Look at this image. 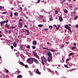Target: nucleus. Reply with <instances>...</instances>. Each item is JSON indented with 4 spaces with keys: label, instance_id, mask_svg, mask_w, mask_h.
<instances>
[{
    "label": "nucleus",
    "instance_id": "f257e3e1",
    "mask_svg": "<svg viewBox=\"0 0 78 78\" xmlns=\"http://www.w3.org/2000/svg\"><path fill=\"white\" fill-rule=\"evenodd\" d=\"M27 62H30V64H31L32 63H33V59L31 58H29L27 60Z\"/></svg>",
    "mask_w": 78,
    "mask_h": 78
},
{
    "label": "nucleus",
    "instance_id": "f03ea898",
    "mask_svg": "<svg viewBox=\"0 0 78 78\" xmlns=\"http://www.w3.org/2000/svg\"><path fill=\"white\" fill-rule=\"evenodd\" d=\"M65 28L66 29H68V30H69V32H72L71 28L70 27H68V25H66L65 26Z\"/></svg>",
    "mask_w": 78,
    "mask_h": 78
},
{
    "label": "nucleus",
    "instance_id": "7ed1b4c3",
    "mask_svg": "<svg viewBox=\"0 0 78 78\" xmlns=\"http://www.w3.org/2000/svg\"><path fill=\"white\" fill-rule=\"evenodd\" d=\"M41 59L44 62H45L47 61V59H46L44 56H42L41 57Z\"/></svg>",
    "mask_w": 78,
    "mask_h": 78
},
{
    "label": "nucleus",
    "instance_id": "20e7f679",
    "mask_svg": "<svg viewBox=\"0 0 78 78\" xmlns=\"http://www.w3.org/2000/svg\"><path fill=\"white\" fill-rule=\"evenodd\" d=\"M33 53L34 54V55L36 57V58H38V59H39V57L38 56V55H36L35 53L34 52H33Z\"/></svg>",
    "mask_w": 78,
    "mask_h": 78
},
{
    "label": "nucleus",
    "instance_id": "39448f33",
    "mask_svg": "<svg viewBox=\"0 0 78 78\" xmlns=\"http://www.w3.org/2000/svg\"><path fill=\"white\" fill-rule=\"evenodd\" d=\"M51 59H52V56L48 57V62L51 61Z\"/></svg>",
    "mask_w": 78,
    "mask_h": 78
},
{
    "label": "nucleus",
    "instance_id": "423d86ee",
    "mask_svg": "<svg viewBox=\"0 0 78 78\" xmlns=\"http://www.w3.org/2000/svg\"><path fill=\"white\" fill-rule=\"evenodd\" d=\"M33 59L34 61V62H36L37 64H38V63H39V62L36 59L34 58Z\"/></svg>",
    "mask_w": 78,
    "mask_h": 78
},
{
    "label": "nucleus",
    "instance_id": "0eeeda50",
    "mask_svg": "<svg viewBox=\"0 0 78 78\" xmlns=\"http://www.w3.org/2000/svg\"><path fill=\"white\" fill-rule=\"evenodd\" d=\"M36 72L37 73V74H38V75H41V73L39 72V69H37Z\"/></svg>",
    "mask_w": 78,
    "mask_h": 78
},
{
    "label": "nucleus",
    "instance_id": "6e6552de",
    "mask_svg": "<svg viewBox=\"0 0 78 78\" xmlns=\"http://www.w3.org/2000/svg\"><path fill=\"white\" fill-rule=\"evenodd\" d=\"M48 55L49 56V57H51V56H52L51 55V52H49L48 53Z\"/></svg>",
    "mask_w": 78,
    "mask_h": 78
},
{
    "label": "nucleus",
    "instance_id": "1a4fd4ad",
    "mask_svg": "<svg viewBox=\"0 0 78 78\" xmlns=\"http://www.w3.org/2000/svg\"><path fill=\"white\" fill-rule=\"evenodd\" d=\"M19 25H20V27H22V22H21L19 21Z\"/></svg>",
    "mask_w": 78,
    "mask_h": 78
},
{
    "label": "nucleus",
    "instance_id": "9d476101",
    "mask_svg": "<svg viewBox=\"0 0 78 78\" xmlns=\"http://www.w3.org/2000/svg\"><path fill=\"white\" fill-rule=\"evenodd\" d=\"M20 64L23 66H25V64H24V63H23V62H20Z\"/></svg>",
    "mask_w": 78,
    "mask_h": 78
},
{
    "label": "nucleus",
    "instance_id": "9b49d317",
    "mask_svg": "<svg viewBox=\"0 0 78 78\" xmlns=\"http://www.w3.org/2000/svg\"><path fill=\"white\" fill-rule=\"evenodd\" d=\"M13 46H14V47H16V42H14L13 43Z\"/></svg>",
    "mask_w": 78,
    "mask_h": 78
},
{
    "label": "nucleus",
    "instance_id": "f8f14e48",
    "mask_svg": "<svg viewBox=\"0 0 78 78\" xmlns=\"http://www.w3.org/2000/svg\"><path fill=\"white\" fill-rule=\"evenodd\" d=\"M17 78H22V76L20 75L17 76Z\"/></svg>",
    "mask_w": 78,
    "mask_h": 78
},
{
    "label": "nucleus",
    "instance_id": "ddd939ff",
    "mask_svg": "<svg viewBox=\"0 0 78 78\" xmlns=\"http://www.w3.org/2000/svg\"><path fill=\"white\" fill-rule=\"evenodd\" d=\"M37 44V42L36 41L33 42V45H36Z\"/></svg>",
    "mask_w": 78,
    "mask_h": 78
},
{
    "label": "nucleus",
    "instance_id": "4468645a",
    "mask_svg": "<svg viewBox=\"0 0 78 78\" xmlns=\"http://www.w3.org/2000/svg\"><path fill=\"white\" fill-rule=\"evenodd\" d=\"M20 56L21 58H22L23 59H24V58H25V57L24 56H23V54H21Z\"/></svg>",
    "mask_w": 78,
    "mask_h": 78
},
{
    "label": "nucleus",
    "instance_id": "2eb2a0df",
    "mask_svg": "<svg viewBox=\"0 0 78 78\" xmlns=\"http://www.w3.org/2000/svg\"><path fill=\"white\" fill-rule=\"evenodd\" d=\"M62 18L61 17H59V20H60V22H62Z\"/></svg>",
    "mask_w": 78,
    "mask_h": 78
},
{
    "label": "nucleus",
    "instance_id": "dca6fc26",
    "mask_svg": "<svg viewBox=\"0 0 78 78\" xmlns=\"http://www.w3.org/2000/svg\"><path fill=\"white\" fill-rule=\"evenodd\" d=\"M4 23H8V20H7L3 21Z\"/></svg>",
    "mask_w": 78,
    "mask_h": 78
},
{
    "label": "nucleus",
    "instance_id": "f3484780",
    "mask_svg": "<svg viewBox=\"0 0 78 78\" xmlns=\"http://www.w3.org/2000/svg\"><path fill=\"white\" fill-rule=\"evenodd\" d=\"M4 22L3 21H1L0 22V25H1V27H2V26L3 25V23Z\"/></svg>",
    "mask_w": 78,
    "mask_h": 78
},
{
    "label": "nucleus",
    "instance_id": "a211bd4d",
    "mask_svg": "<svg viewBox=\"0 0 78 78\" xmlns=\"http://www.w3.org/2000/svg\"><path fill=\"white\" fill-rule=\"evenodd\" d=\"M73 55V53L72 52L69 54V56H72V55Z\"/></svg>",
    "mask_w": 78,
    "mask_h": 78
},
{
    "label": "nucleus",
    "instance_id": "6ab92c4d",
    "mask_svg": "<svg viewBox=\"0 0 78 78\" xmlns=\"http://www.w3.org/2000/svg\"><path fill=\"white\" fill-rule=\"evenodd\" d=\"M14 16H18V14H17V12H15L14 13Z\"/></svg>",
    "mask_w": 78,
    "mask_h": 78
},
{
    "label": "nucleus",
    "instance_id": "aec40b11",
    "mask_svg": "<svg viewBox=\"0 0 78 78\" xmlns=\"http://www.w3.org/2000/svg\"><path fill=\"white\" fill-rule=\"evenodd\" d=\"M64 11L65 13H67V10H64Z\"/></svg>",
    "mask_w": 78,
    "mask_h": 78
},
{
    "label": "nucleus",
    "instance_id": "412c9836",
    "mask_svg": "<svg viewBox=\"0 0 78 78\" xmlns=\"http://www.w3.org/2000/svg\"><path fill=\"white\" fill-rule=\"evenodd\" d=\"M76 48V47L74 46L72 48V50H74V49H75Z\"/></svg>",
    "mask_w": 78,
    "mask_h": 78
},
{
    "label": "nucleus",
    "instance_id": "4be33fe9",
    "mask_svg": "<svg viewBox=\"0 0 78 78\" xmlns=\"http://www.w3.org/2000/svg\"><path fill=\"white\" fill-rule=\"evenodd\" d=\"M9 16L10 17H12V12H11V14Z\"/></svg>",
    "mask_w": 78,
    "mask_h": 78
},
{
    "label": "nucleus",
    "instance_id": "5701e85b",
    "mask_svg": "<svg viewBox=\"0 0 78 78\" xmlns=\"http://www.w3.org/2000/svg\"><path fill=\"white\" fill-rule=\"evenodd\" d=\"M38 27H42V24H39L38 25Z\"/></svg>",
    "mask_w": 78,
    "mask_h": 78
},
{
    "label": "nucleus",
    "instance_id": "b1692460",
    "mask_svg": "<svg viewBox=\"0 0 78 78\" xmlns=\"http://www.w3.org/2000/svg\"><path fill=\"white\" fill-rule=\"evenodd\" d=\"M77 9H78V7H76V8H75L74 9V10H75V11L77 10Z\"/></svg>",
    "mask_w": 78,
    "mask_h": 78
},
{
    "label": "nucleus",
    "instance_id": "393cba45",
    "mask_svg": "<svg viewBox=\"0 0 78 78\" xmlns=\"http://www.w3.org/2000/svg\"><path fill=\"white\" fill-rule=\"evenodd\" d=\"M44 30L45 31H48V29L46 28L44 29Z\"/></svg>",
    "mask_w": 78,
    "mask_h": 78
},
{
    "label": "nucleus",
    "instance_id": "a878e982",
    "mask_svg": "<svg viewBox=\"0 0 78 78\" xmlns=\"http://www.w3.org/2000/svg\"><path fill=\"white\" fill-rule=\"evenodd\" d=\"M26 47L27 48H30V45H28Z\"/></svg>",
    "mask_w": 78,
    "mask_h": 78
},
{
    "label": "nucleus",
    "instance_id": "bb28decb",
    "mask_svg": "<svg viewBox=\"0 0 78 78\" xmlns=\"http://www.w3.org/2000/svg\"><path fill=\"white\" fill-rule=\"evenodd\" d=\"M66 2V0H63L62 2V3H63L64 2Z\"/></svg>",
    "mask_w": 78,
    "mask_h": 78
},
{
    "label": "nucleus",
    "instance_id": "cd10ccee",
    "mask_svg": "<svg viewBox=\"0 0 78 78\" xmlns=\"http://www.w3.org/2000/svg\"><path fill=\"white\" fill-rule=\"evenodd\" d=\"M3 14H6V13H7V12H2Z\"/></svg>",
    "mask_w": 78,
    "mask_h": 78
},
{
    "label": "nucleus",
    "instance_id": "c85d7f7f",
    "mask_svg": "<svg viewBox=\"0 0 78 78\" xmlns=\"http://www.w3.org/2000/svg\"><path fill=\"white\" fill-rule=\"evenodd\" d=\"M50 51H52V52H55V50H50Z\"/></svg>",
    "mask_w": 78,
    "mask_h": 78
},
{
    "label": "nucleus",
    "instance_id": "c756f323",
    "mask_svg": "<svg viewBox=\"0 0 78 78\" xmlns=\"http://www.w3.org/2000/svg\"><path fill=\"white\" fill-rule=\"evenodd\" d=\"M77 17H78V16H76L75 18H74V19L75 20H76L77 19Z\"/></svg>",
    "mask_w": 78,
    "mask_h": 78
},
{
    "label": "nucleus",
    "instance_id": "7c9ffc66",
    "mask_svg": "<svg viewBox=\"0 0 78 78\" xmlns=\"http://www.w3.org/2000/svg\"><path fill=\"white\" fill-rule=\"evenodd\" d=\"M26 35H27V36H28V35H29V32H27V33L26 34Z\"/></svg>",
    "mask_w": 78,
    "mask_h": 78
},
{
    "label": "nucleus",
    "instance_id": "2f4dec72",
    "mask_svg": "<svg viewBox=\"0 0 78 78\" xmlns=\"http://www.w3.org/2000/svg\"><path fill=\"white\" fill-rule=\"evenodd\" d=\"M20 48H23V46L22 45L20 46Z\"/></svg>",
    "mask_w": 78,
    "mask_h": 78
},
{
    "label": "nucleus",
    "instance_id": "473e14b6",
    "mask_svg": "<svg viewBox=\"0 0 78 78\" xmlns=\"http://www.w3.org/2000/svg\"><path fill=\"white\" fill-rule=\"evenodd\" d=\"M25 67L26 68L28 67V65H26L25 66Z\"/></svg>",
    "mask_w": 78,
    "mask_h": 78
},
{
    "label": "nucleus",
    "instance_id": "72a5a7b5",
    "mask_svg": "<svg viewBox=\"0 0 78 78\" xmlns=\"http://www.w3.org/2000/svg\"><path fill=\"white\" fill-rule=\"evenodd\" d=\"M69 59H69V58L67 59L66 60V62H67V61H69Z\"/></svg>",
    "mask_w": 78,
    "mask_h": 78
},
{
    "label": "nucleus",
    "instance_id": "f704fd0d",
    "mask_svg": "<svg viewBox=\"0 0 78 78\" xmlns=\"http://www.w3.org/2000/svg\"><path fill=\"white\" fill-rule=\"evenodd\" d=\"M25 31L26 32H29V30H25Z\"/></svg>",
    "mask_w": 78,
    "mask_h": 78
},
{
    "label": "nucleus",
    "instance_id": "c9c22d12",
    "mask_svg": "<svg viewBox=\"0 0 78 78\" xmlns=\"http://www.w3.org/2000/svg\"><path fill=\"white\" fill-rule=\"evenodd\" d=\"M55 14H58V11L56 10L55 11Z\"/></svg>",
    "mask_w": 78,
    "mask_h": 78
},
{
    "label": "nucleus",
    "instance_id": "e433bc0d",
    "mask_svg": "<svg viewBox=\"0 0 78 78\" xmlns=\"http://www.w3.org/2000/svg\"><path fill=\"white\" fill-rule=\"evenodd\" d=\"M53 26L54 27H57V26H56V25H54Z\"/></svg>",
    "mask_w": 78,
    "mask_h": 78
},
{
    "label": "nucleus",
    "instance_id": "4c0bfd02",
    "mask_svg": "<svg viewBox=\"0 0 78 78\" xmlns=\"http://www.w3.org/2000/svg\"><path fill=\"white\" fill-rule=\"evenodd\" d=\"M42 63L43 64V65H44V62L43 61H42Z\"/></svg>",
    "mask_w": 78,
    "mask_h": 78
},
{
    "label": "nucleus",
    "instance_id": "58836bf2",
    "mask_svg": "<svg viewBox=\"0 0 78 78\" xmlns=\"http://www.w3.org/2000/svg\"><path fill=\"white\" fill-rule=\"evenodd\" d=\"M11 48L12 49V48H14V47H13V46H11Z\"/></svg>",
    "mask_w": 78,
    "mask_h": 78
},
{
    "label": "nucleus",
    "instance_id": "ea45409f",
    "mask_svg": "<svg viewBox=\"0 0 78 78\" xmlns=\"http://www.w3.org/2000/svg\"><path fill=\"white\" fill-rule=\"evenodd\" d=\"M5 72L6 73H8V70H6L5 71Z\"/></svg>",
    "mask_w": 78,
    "mask_h": 78
},
{
    "label": "nucleus",
    "instance_id": "a19ab883",
    "mask_svg": "<svg viewBox=\"0 0 78 78\" xmlns=\"http://www.w3.org/2000/svg\"><path fill=\"white\" fill-rule=\"evenodd\" d=\"M19 20L20 21H21V22H22V19H20Z\"/></svg>",
    "mask_w": 78,
    "mask_h": 78
},
{
    "label": "nucleus",
    "instance_id": "79ce46f5",
    "mask_svg": "<svg viewBox=\"0 0 78 78\" xmlns=\"http://www.w3.org/2000/svg\"><path fill=\"white\" fill-rule=\"evenodd\" d=\"M32 48L33 49H35V48H36V47H32Z\"/></svg>",
    "mask_w": 78,
    "mask_h": 78
},
{
    "label": "nucleus",
    "instance_id": "37998d69",
    "mask_svg": "<svg viewBox=\"0 0 78 78\" xmlns=\"http://www.w3.org/2000/svg\"><path fill=\"white\" fill-rule=\"evenodd\" d=\"M24 10L26 11V10H27V8L26 7L24 8Z\"/></svg>",
    "mask_w": 78,
    "mask_h": 78
},
{
    "label": "nucleus",
    "instance_id": "c03bdc74",
    "mask_svg": "<svg viewBox=\"0 0 78 78\" xmlns=\"http://www.w3.org/2000/svg\"><path fill=\"white\" fill-rule=\"evenodd\" d=\"M49 28H52V27L51 26H49Z\"/></svg>",
    "mask_w": 78,
    "mask_h": 78
},
{
    "label": "nucleus",
    "instance_id": "a18cd8bd",
    "mask_svg": "<svg viewBox=\"0 0 78 78\" xmlns=\"http://www.w3.org/2000/svg\"><path fill=\"white\" fill-rule=\"evenodd\" d=\"M9 25H8L7 26V27H6L7 28H9Z\"/></svg>",
    "mask_w": 78,
    "mask_h": 78
},
{
    "label": "nucleus",
    "instance_id": "49530a36",
    "mask_svg": "<svg viewBox=\"0 0 78 78\" xmlns=\"http://www.w3.org/2000/svg\"><path fill=\"white\" fill-rule=\"evenodd\" d=\"M65 67H66V68H68V66H67V65H65Z\"/></svg>",
    "mask_w": 78,
    "mask_h": 78
},
{
    "label": "nucleus",
    "instance_id": "de8ad7c7",
    "mask_svg": "<svg viewBox=\"0 0 78 78\" xmlns=\"http://www.w3.org/2000/svg\"><path fill=\"white\" fill-rule=\"evenodd\" d=\"M11 28V26H9V27L8 29H9H9H10V28Z\"/></svg>",
    "mask_w": 78,
    "mask_h": 78
},
{
    "label": "nucleus",
    "instance_id": "09e8293b",
    "mask_svg": "<svg viewBox=\"0 0 78 78\" xmlns=\"http://www.w3.org/2000/svg\"><path fill=\"white\" fill-rule=\"evenodd\" d=\"M64 45H62L61 46V47H62V48L63 47H64Z\"/></svg>",
    "mask_w": 78,
    "mask_h": 78
},
{
    "label": "nucleus",
    "instance_id": "8fccbe9b",
    "mask_svg": "<svg viewBox=\"0 0 78 78\" xmlns=\"http://www.w3.org/2000/svg\"><path fill=\"white\" fill-rule=\"evenodd\" d=\"M21 50H22V51H24V50H25V49L23 48V49H22Z\"/></svg>",
    "mask_w": 78,
    "mask_h": 78
},
{
    "label": "nucleus",
    "instance_id": "3c124183",
    "mask_svg": "<svg viewBox=\"0 0 78 78\" xmlns=\"http://www.w3.org/2000/svg\"><path fill=\"white\" fill-rule=\"evenodd\" d=\"M24 27H25V28H27V26L26 25H25V26H24Z\"/></svg>",
    "mask_w": 78,
    "mask_h": 78
},
{
    "label": "nucleus",
    "instance_id": "603ef678",
    "mask_svg": "<svg viewBox=\"0 0 78 78\" xmlns=\"http://www.w3.org/2000/svg\"><path fill=\"white\" fill-rule=\"evenodd\" d=\"M20 9H21V11L22 10V8L21 7H20Z\"/></svg>",
    "mask_w": 78,
    "mask_h": 78
},
{
    "label": "nucleus",
    "instance_id": "864d4df0",
    "mask_svg": "<svg viewBox=\"0 0 78 78\" xmlns=\"http://www.w3.org/2000/svg\"><path fill=\"white\" fill-rule=\"evenodd\" d=\"M59 27H57V28H56V29L57 30H59Z\"/></svg>",
    "mask_w": 78,
    "mask_h": 78
},
{
    "label": "nucleus",
    "instance_id": "5fc2aeb1",
    "mask_svg": "<svg viewBox=\"0 0 78 78\" xmlns=\"http://www.w3.org/2000/svg\"><path fill=\"white\" fill-rule=\"evenodd\" d=\"M40 0H38L37 1V3H39L40 2Z\"/></svg>",
    "mask_w": 78,
    "mask_h": 78
},
{
    "label": "nucleus",
    "instance_id": "6e6d98bb",
    "mask_svg": "<svg viewBox=\"0 0 78 78\" xmlns=\"http://www.w3.org/2000/svg\"><path fill=\"white\" fill-rule=\"evenodd\" d=\"M11 28H15V27L12 26L11 27Z\"/></svg>",
    "mask_w": 78,
    "mask_h": 78
},
{
    "label": "nucleus",
    "instance_id": "4d7b16f0",
    "mask_svg": "<svg viewBox=\"0 0 78 78\" xmlns=\"http://www.w3.org/2000/svg\"><path fill=\"white\" fill-rule=\"evenodd\" d=\"M49 20H50V21L53 20H52V19H51V18H50V19H49Z\"/></svg>",
    "mask_w": 78,
    "mask_h": 78
},
{
    "label": "nucleus",
    "instance_id": "13d9d810",
    "mask_svg": "<svg viewBox=\"0 0 78 78\" xmlns=\"http://www.w3.org/2000/svg\"><path fill=\"white\" fill-rule=\"evenodd\" d=\"M2 9V7L1 6H0V9Z\"/></svg>",
    "mask_w": 78,
    "mask_h": 78
},
{
    "label": "nucleus",
    "instance_id": "bf43d9fd",
    "mask_svg": "<svg viewBox=\"0 0 78 78\" xmlns=\"http://www.w3.org/2000/svg\"><path fill=\"white\" fill-rule=\"evenodd\" d=\"M75 13H76V11H74L73 12V14H75Z\"/></svg>",
    "mask_w": 78,
    "mask_h": 78
},
{
    "label": "nucleus",
    "instance_id": "052dcab7",
    "mask_svg": "<svg viewBox=\"0 0 78 78\" xmlns=\"http://www.w3.org/2000/svg\"><path fill=\"white\" fill-rule=\"evenodd\" d=\"M17 72L18 73H20V71H18Z\"/></svg>",
    "mask_w": 78,
    "mask_h": 78
},
{
    "label": "nucleus",
    "instance_id": "680f3d73",
    "mask_svg": "<svg viewBox=\"0 0 78 78\" xmlns=\"http://www.w3.org/2000/svg\"><path fill=\"white\" fill-rule=\"evenodd\" d=\"M68 64H69V65L71 66L72 65V63H68Z\"/></svg>",
    "mask_w": 78,
    "mask_h": 78
},
{
    "label": "nucleus",
    "instance_id": "e2e57ef3",
    "mask_svg": "<svg viewBox=\"0 0 78 78\" xmlns=\"http://www.w3.org/2000/svg\"><path fill=\"white\" fill-rule=\"evenodd\" d=\"M57 26L58 27H60V25H57Z\"/></svg>",
    "mask_w": 78,
    "mask_h": 78
},
{
    "label": "nucleus",
    "instance_id": "0e129e2a",
    "mask_svg": "<svg viewBox=\"0 0 78 78\" xmlns=\"http://www.w3.org/2000/svg\"><path fill=\"white\" fill-rule=\"evenodd\" d=\"M73 45L74 46H76V44H75V43H74Z\"/></svg>",
    "mask_w": 78,
    "mask_h": 78
},
{
    "label": "nucleus",
    "instance_id": "69168bd1",
    "mask_svg": "<svg viewBox=\"0 0 78 78\" xmlns=\"http://www.w3.org/2000/svg\"><path fill=\"white\" fill-rule=\"evenodd\" d=\"M1 18H2V19H3V16H1Z\"/></svg>",
    "mask_w": 78,
    "mask_h": 78
},
{
    "label": "nucleus",
    "instance_id": "338daca9",
    "mask_svg": "<svg viewBox=\"0 0 78 78\" xmlns=\"http://www.w3.org/2000/svg\"><path fill=\"white\" fill-rule=\"evenodd\" d=\"M76 27L77 28H78V25H76Z\"/></svg>",
    "mask_w": 78,
    "mask_h": 78
},
{
    "label": "nucleus",
    "instance_id": "774afa93",
    "mask_svg": "<svg viewBox=\"0 0 78 78\" xmlns=\"http://www.w3.org/2000/svg\"><path fill=\"white\" fill-rule=\"evenodd\" d=\"M7 24H5V27H7Z\"/></svg>",
    "mask_w": 78,
    "mask_h": 78
}]
</instances>
